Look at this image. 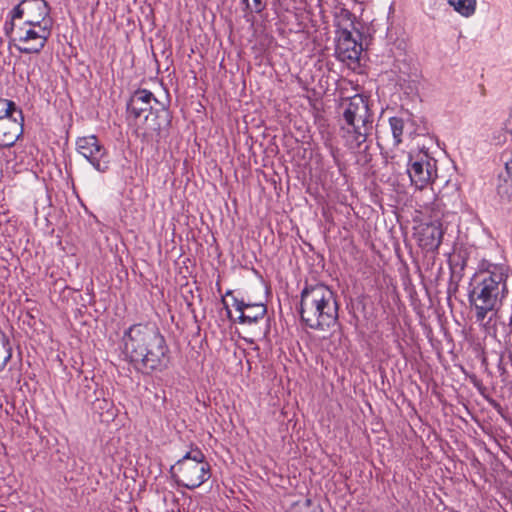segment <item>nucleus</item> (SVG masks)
Segmentation results:
<instances>
[{"label":"nucleus","instance_id":"obj_1","mask_svg":"<svg viewBox=\"0 0 512 512\" xmlns=\"http://www.w3.org/2000/svg\"><path fill=\"white\" fill-rule=\"evenodd\" d=\"M122 346L125 359L143 375L163 372L169 367L170 349L155 324L131 325L123 333Z\"/></svg>","mask_w":512,"mask_h":512},{"label":"nucleus","instance_id":"obj_27","mask_svg":"<svg viewBox=\"0 0 512 512\" xmlns=\"http://www.w3.org/2000/svg\"><path fill=\"white\" fill-rule=\"evenodd\" d=\"M510 132H511V134H512V125H511V129H510Z\"/></svg>","mask_w":512,"mask_h":512},{"label":"nucleus","instance_id":"obj_14","mask_svg":"<svg viewBox=\"0 0 512 512\" xmlns=\"http://www.w3.org/2000/svg\"><path fill=\"white\" fill-rule=\"evenodd\" d=\"M355 34L354 36V34L347 29H343L339 32L336 43V53L342 61H356L361 55L362 44L358 41L360 34L359 32Z\"/></svg>","mask_w":512,"mask_h":512},{"label":"nucleus","instance_id":"obj_16","mask_svg":"<svg viewBox=\"0 0 512 512\" xmlns=\"http://www.w3.org/2000/svg\"><path fill=\"white\" fill-rule=\"evenodd\" d=\"M233 306L239 313L238 322L241 324H254L262 319L266 312V305L262 302L254 304H245L244 299L233 297Z\"/></svg>","mask_w":512,"mask_h":512},{"label":"nucleus","instance_id":"obj_6","mask_svg":"<svg viewBox=\"0 0 512 512\" xmlns=\"http://www.w3.org/2000/svg\"><path fill=\"white\" fill-rule=\"evenodd\" d=\"M170 123L168 111L162 108L144 115L142 123L135 122V132L143 142L159 143L167 136Z\"/></svg>","mask_w":512,"mask_h":512},{"label":"nucleus","instance_id":"obj_25","mask_svg":"<svg viewBox=\"0 0 512 512\" xmlns=\"http://www.w3.org/2000/svg\"><path fill=\"white\" fill-rule=\"evenodd\" d=\"M244 303L245 304H254L255 302H252V301H249V300L248 301L244 300Z\"/></svg>","mask_w":512,"mask_h":512},{"label":"nucleus","instance_id":"obj_8","mask_svg":"<svg viewBox=\"0 0 512 512\" xmlns=\"http://www.w3.org/2000/svg\"><path fill=\"white\" fill-rule=\"evenodd\" d=\"M49 14L50 7L45 0H22L11 11V19L25 18L23 24L29 25H51L47 20Z\"/></svg>","mask_w":512,"mask_h":512},{"label":"nucleus","instance_id":"obj_2","mask_svg":"<svg viewBox=\"0 0 512 512\" xmlns=\"http://www.w3.org/2000/svg\"><path fill=\"white\" fill-rule=\"evenodd\" d=\"M338 108L339 136L344 146L352 152L366 150L374 122L368 98L360 94L343 98Z\"/></svg>","mask_w":512,"mask_h":512},{"label":"nucleus","instance_id":"obj_7","mask_svg":"<svg viewBox=\"0 0 512 512\" xmlns=\"http://www.w3.org/2000/svg\"><path fill=\"white\" fill-rule=\"evenodd\" d=\"M16 34V39L22 44L17 47L21 53H39L51 35V25L22 24L16 29Z\"/></svg>","mask_w":512,"mask_h":512},{"label":"nucleus","instance_id":"obj_13","mask_svg":"<svg viewBox=\"0 0 512 512\" xmlns=\"http://www.w3.org/2000/svg\"><path fill=\"white\" fill-rule=\"evenodd\" d=\"M418 245L427 252L436 251L443 238L442 225L438 221L421 223L415 228Z\"/></svg>","mask_w":512,"mask_h":512},{"label":"nucleus","instance_id":"obj_26","mask_svg":"<svg viewBox=\"0 0 512 512\" xmlns=\"http://www.w3.org/2000/svg\"><path fill=\"white\" fill-rule=\"evenodd\" d=\"M217 286H218V291H220L221 290L220 284L218 283Z\"/></svg>","mask_w":512,"mask_h":512},{"label":"nucleus","instance_id":"obj_19","mask_svg":"<svg viewBox=\"0 0 512 512\" xmlns=\"http://www.w3.org/2000/svg\"><path fill=\"white\" fill-rule=\"evenodd\" d=\"M22 110L16 104L8 99L0 98V120L4 117H10L17 114L21 116Z\"/></svg>","mask_w":512,"mask_h":512},{"label":"nucleus","instance_id":"obj_12","mask_svg":"<svg viewBox=\"0 0 512 512\" xmlns=\"http://www.w3.org/2000/svg\"><path fill=\"white\" fill-rule=\"evenodd\" d=\"M153 103L159 104L154 94L147 89H137L132 93L127 102V119L134 123L139 121L142 115L154 111Z\"/></svg>","mask_w":512,"mask_h":512},{"label":"nucleus","instance_id":"obj_4","mask_svg":"<svg viewBox=\"0 0 512 512\" xmlns=\"http://www.w3.org/2000/svg\"><path fill=\"white\" fill-rule=\"evenodd\" d=\"M506 280L503 267L497 265H492L491 269L475 278L468 300L475 311L476 322L482 323L490 312L498 308L508 292Z\"/></svg>","mask_w":512,"mask_h":512},{"label":"nucleus","instance_id":"obj_17","mask_svg":"<svg viewBox=\"0 0 512 512\" xmlns=\"http://www.w3.org/2000/svg\"><path fill=\"white\" fill-rule=\"evenodd\" d=\"M13 350L8 335L0 329V373H2L7 364L12 359Z\"/></svg>","mask_w":512,"mask_h":512},{"label":"nucleus","instance_id":"obj_5","mask_svg":"<svg viewBox=\"0 0 512 512\" xmlns=\"http://www.w3.org/2000/svg\"><path fill=\"white\" fill-rule=\"evenodd\" d=\"M171 473L178 485L192 490L200 487L211 477V468L203 452L196 448L179 459L171 467Z\"/></svg>","mask_w":512,"mask_h":512},{"label":"nucleus","instance_id":"obj_11","mask_svg":"<svg viewBox=\"0 0 512 512\" xmlns=\"http://www.w3.org/2000/svg\"><path fill=\"white\" fill-rule=\"evenodd\" d=\"M480 324L484 331L498 342H508L512 335V307L509 309L496 308L490 312L488 319Z\"/></svg>","mask_w":512,"mask_h":512},{"label":"nucleus","instance_id":"obj_10","mask_svg":"<svg viewBox=\"0 0 512 512\" xmlns=\"http://www.w3.org/2000/svg\"><path fill=\"white\" fill-rule=\"evenodd\" d=\"M407 172L411 183L417 189H423L436 177L435 162L427 154L410 155Z\"/></svg>","mask_w":512,"mask_h":512},{"label":"nucleus","instance_id":"obj_20","mask_svg":"<svg viewBox=\"0 0 512 512\" xmlns=\"http://www.w3.org/2000/svg\"><path fill=\"white\" fill-rule=\"evenodd\" d=\"M389 124L392 131L393 139L395 145H398L402 142V135L404 130V121L400 117H390Z\"/></svg>","mask_w":512,"mask_h":512},{"label":"nucleus","instance_id":"obj_21","mask_svg":"<svg viewBox=\"0 0 512 512\" xmlns=\"http://www.w3.org/2000/svg\"><path fill=\"white\" fill-rule=\"evenodd\" d=\"M246 9L260 13L264 9L262 0H241Z\"/></svg>","mask_w":512,"mask_h":512},{"label":"nucleus","instance_id":"obj_24","mask_svg":"<svg viewBox=\"0 0 512 512\" xmlns=\"http://www.w3.org/2000/svg\"><path fill=\"white\" fill-rule=\"evenodd\" d=\"M229 295H232V291L231 290H228L225 294V296H229Z\"/></svg>","mask_w":512,"mask_h":512},{"label":"nucleus","instance_id":"obj_22","mask_svg":"<svg viewBox=\"0 0 512 512\" xmlns=\"http://www.w3.org/2000/svg\"><path fill=\"white\" fill-rule=\"evenodd\" d=\"M507 172L512 176V158L505 163Z\"/></svg>","mask_w":512,"mask_h":512},{"label":"nucleus","instance_id":"obj_3","mask_svg":"<svg viewBox=\"0 0 512 512\" xmlns=\"http://www.w3.org/2000/svg\"><path fill=\"white\" fill-rule=\"evenodd\" d=\"M299 314L311 329L325 330L338 321V303L334 292L325 284L306 285L301 291Z\"/></svg>","mask_w":512,"mask_h":512},{"label":"nucleus","instance_id":"obj_9","mask_svg":"<svg viewBox=\"0 0 512 512\" xmlns=\"http://www.w3.org/2000/svg\"><path fill=\"white\" fill-rule=\"evenodd\" d=\"M76 149L97 171L105 172L109 168L107 151L95 135L78 138Z\"/></svg>","mask_w":512,"mask_h":512},{"label":"nucleus","instance_id":"obj_18","mask_svg":"<svg viewBox=\"0 0 512 512\" xmlns=\"http://www.w3.org/2000/svg\"><path fill=\"white\" fill-rule=\"evenodd\" d=\"M448 4L461 16L469 18L476 11V0H448Z\"/></svg>","mask_w":512,"mask_h":512},{"label":"nucleus","instance_id":"obj_23","mask_svg":"<svg viewBox=\"0 0 512 512\" xmlns=\"http://www.w3.org/2000/svg\"><path fill=\"white\" fill-rule=\"evenodd\" d=\"M222 303H223L224 308H225V309H226V311H227V315H228V317H230V318H231V311H230V309H229V306H228V304H227V302H226V300H225V297H224V296L222 297Z\"/></svg>","mask_w":512,"mask_h":512},{"label":"nucleus","instance_id":"obj_15","mask_svg":"<svg viewBox=\"0 0 512 512\" xmlns=\"http://www.w3.org/2000/svg\"><path fill=\"white\" fill-rule=\"evenodd\" d=\"M23 113L21 116L4 117L0 120V148L11 147L23 134Z\"/></svg>","mask_w":512,"mask_h":512}]
</instances>
